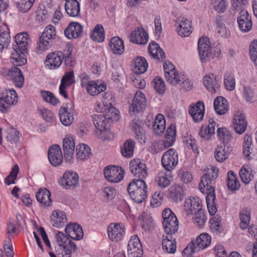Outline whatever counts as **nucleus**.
Returning <instances> with one entry per match:
<instances>
[{"mask_svg": "<svg viewBox=\"0 0 257 257\" xmlns=\"http://www.w3.org/2000/svg\"><path fill=\"white\" fill-rule=\"evenodd\" d=\"M218 169L215 167L211 166L210 168H207L206 173L202 177L199 184L200 191L206 194L207 208L211 215H214L217 211V208L214 205L216 197L213 185L215 180L218 176Z\"/></svg>", "mask_w": 257, "mask_h": 257, "instance_id": "1", "label": "nucleus"}, {"mask_svg": "<svg viewBox=\"0 0 257 257\" xmlns=\"http://www.w3.org/2000/svg\"><path fill=\"white\" fill-rule=\"evenodd\" d=\"M15 39L16 45H14L12 52V62L15 65L22 66L27 62L25 53L30 42L29 35L27 33H20L15 36Z\"/></svg>", "mask_w": 257, "mask_h": 257, "instance_id": "2", "label": "nucleus"}, {"mask_svg": "<svg viewBox=\"0 0 257 257\" xmlns=\"http://www.w3.org/2000/svg\"><path fill=\"white\" fill-rule=\"evenodd\" d=\"M147 186L143 179H134L131 182L127 190L131 199L137 203L145 200L147 196Z\"/></svg>", "mask_w": 257, "mask_h": 257, "instance_id": "3", "label": "nucleus"}, {"mask_svg": "<svg viewBox=\"0 0 257 257\" xmlns=\"http://www.w3.org/2000/svg\"><path fill=\"white\" fill-rule=\"evenodd\" d=\"M198 50L200 61L202 63L210 61L215 57H218L221 50L218 48H212L207 37L201 38L198 42Z\"/></svg>", "mask_w": 257, "mask_h": 257, "instance_id": "4", "label": "nucleus"}, {"mask_svg": "<svg viewBox=\"0 0 257 257\" xmlns=\"http://www.w3.org/2000/svg\"><path fill=\"white\" fill-rule=\"evenodd\" d=\"M55 28L51 25L47 26L37 41L36 52L41 54L48 49L56 38Z\"/></svg>", "mask_w": 257, "mask_h": 257, "instance_id": "5", "label": "nucleus"}, {"mask_svg": "<svg viewBox=\"0 0 257 257\" xmlns=\"http://www.w3.org/2000/svg\"><path fill=\"white\" fill-rule=\"evenodd\" d=\"M56 238L59 246L62 248L61 253L59 255L61 257H72V254L77 250L76 244L61 231L57 233Z\"/></svg>", "mask_w": 257, "mask_h": 257, "instance_id": "6", "label": "nucleus"}, {"mask_svg": "<svg viewBox=\"0 0 257 257\" xmlns=\"http://www.w3.org/2000/svg\"><path fill=\"white\" fill-rule=\"evenodd\" d=\"M78 174L72 170H67L58 180L59 185L65 190H73L79 186Z\"/></svg>", "mask_w": 257, "mask_h": 257, "instance_id": "7", "label": "nucleus"}, {"mask_svg": "<svg viewBox=\"0 0 257 257\" xmlns=\"http://www.w3.org/2000/svg\"><path fill=\"white\" fill-rule=\"evenodd\" d=\"M71 55V53H69L67 56H64L61 51L49 53L47 56L45 64L50 69H56L61 66L64 59L65 63H67L69 61Z\"/></svg>", "mask_w": 257, "mask_h": 257, "instance_id": "8", "label": "nucleus"}, {"mask_svg": "<svg viewBox=\"0 0 257 257\" xmlns=\"http://www.w3.org/2000/svg\"><path fill=\"white\" fill-rule=\"evenodd\" d=\"M161 161L164 169L172 171L178 162L177 152L174 149H170L163 154Z\"/></svg>", "mask_w": 257, "mask_h": 257, "instance_id": "9", "label": "nucleus"}, {"mask_svg": "<svg viewBox=\"0 0 257 257\" xmlns=\"http://www.w3.org/2000/svg\"><path fill=\"white\" fill-rule=\"evenodd\" d=\"M103 173L108 181L117 183L123 179L124 171L120 167L108 166L104 169Z\"/></svg>", "mask_w": 257, "mask_h": 257, "instance_id": "10", "label": "nucleus"}, {"mask_svg": "<svg viewBox=\"0 0 257 257\" xmlns=\"http://www.w3.org/2000/svg\"><path fill=\"white\" fill-rule=\"evenodd\" d=\"M147 106V100L145 95L140 91H137L130 106V112L131 115L143 111Z\"/></svg>", "mask_w": 257, "mask_h": 257, "instance_id": "11", "label": "nucleus"}, {"mask_svg": "<svg viewBox=\"0 0 257 257\" xmlns=\"http://www.w3.org/2000/svg\"><path fill=\"white\" fill-rule=\"evenodd\" d=\"M130 169L131 173L139 179H143L148 175L146 164L140 159H134L130 163Z\"/></svg>", "mask_w": 257, "mask_h": 257, "instance_id": "12", "label": "nucleus"}, {"mask_svg": "<svg viewBox=\"0 0 257 257\" xmlns=\"http://www.w3.org/2000/svg\"><path fill=\"white\" fill-rule=\"evenodd\" d=\"M63 149L65 162L71 163L75 150L74 139L72 136H69L63 139Z\"/></svg>", "mask_w": 257, "mask_h": 257, "instance_id": "13", "label": "nucleus"}, {"mask_svg": "<svg viewBox=\"0 0 257 257\" xmlns=\"http://www.w3.org/2000/svg\"><path fill=\"white\" fill-rule=\"evenodd\" d=\"M237 23L239 30L242 32H247L252 28L251 18L247 11L242 10L237 17Z\"/></svg>", "mask_w": 257, "mask_h": 257, "instance_id": "14", "label": "nucleus"}, {"mask_svg": "<svg viewBox=\"0 0 257 257\" xmlns=\"http://www.w3.org/2000/svg\"><path fill=\"white\" fill-rule=\"evenodd\" d=\"M107 232L111 240L117 241L121 240L124 235V227L120 223H111L107 228Z\"/></svg>", "mask_w": 257, "mask_h": 257, "instance_id": "15", "label": "nucleus"}, {"mask_svg": "<svg viewBox=\"0 0 257 257\" xmlns=\"http://www.w3.org/2000/svg\"><path fill=\"white\" fill-rule=\"evenodd\" d=\"M17 94L13 89H9L6 96L0 98V111L7 112L10 107L17 100Z\"/></svg>", "mask_w": 257, "mask_h": 257, "instance_id": "16", "label": "nucleus"}, {"mask_svg": "<svg viewBox=\"0 0 257 257\" xmlns=\"http://www.w3.org/2000/svg\"><path fill=\"white\" fill-rule=\"evenodd\" d=\"M184 209L188 215L195 214L202 210L201 200L196 197L187 198L184 202Z\"/></svg>", "mask_w": 257, "mask_h": 257, "instance_id": "17", "label": "nucleus"}, {"mask_svg": "<svg viewBox=\"0 0 257 257\" xmlns=\"http://www.w3.org/2000/svg\"><path fill=\"white\" fill-rule=\"evenodd\" d=\"M49 161L55 167L60 165L63 161V155L60 147L57 145L52 146L48 152Z\"/></svg>", "mask_w": 257, "mask_h": 257, "instance_id": "18", "label": "nucleus"}, {"mask_svg": "<svg viewBox=\"0 0 257 257\" xmlns=\"http://www.w3.org/2000/svg\"><path fill=\"white\" fill-rule=\"evenodd\" d=\"M204 110V103L202 101H198L196 104L190 105L188 112L193 120L195 122H198L203 118Z\"/></svg>", "mask_w": 257, "mask_h": 257, "instance_id": "19", "label": "nucleus"}, {"mask_svg": "<svg viewBox=\"0 0 257 257\" xmlns=\"http://www.w3.org/2000/svg\"><path fill=\"white\" fill-rule=\"evenodd\" d=\"M143 124L142 121L137 119H133L131 123V128L135 134V138L142 145L145 144L146 142Z\"/></svg>", "mask_w": 257, "mask_h": 257, "instance_id": "20", "label": "nucleus"}, {"mask_svg": "<svg viewBox=\"0 0 257 257\" xmlns=\"http://www.w3.org/2000/svg\"><path fill=\"white\" fill-rule=\"evenodd\" d=\"M232 125L235 132L239 134H242L245 130L247 122L243 114L237 112L234 115Z\"/></svg>", "mask_w": 257, "mask_h": 257, "instance_id": "21", "label": "nucleus"}, {"mask_svg": "<svg viewBox=\"0 0 257 257\" xmlns=\"http://www.w3.org/2000/svg\"><path fill=\"white\" fill-rule=\"evenodd\" d=\"M66 235L71 239L79 240L83 236L82 227L77 223H70L65 229Z\"/></svg>", "mask_w": 257, "mask_h": 257, "instance_id": "22", "label": "nucleus"}, {"mask_svg": "<svg viewBox=\"0 0 257 257\" xmlns=\"http://www.w3.org/2000/svg\"><path fill=\"white\" fill-rule=\"evenodd\" d=\"M172 177L171 171L164 169L159 171L156 178V181L160 187L166 188L170 184Z\"/></svg>", "mask_w": 257, "mask_h": 257, "instance_id": "23", "label": "nucleus"}, {"mask_svg": "<svg viewBox=\"0 0 257 257\" xmlns=\"http://www.w3.org/2000/svg\"><path fill=\"white\" fill-rule=\"evenodd\" d=\"M83 27L78 23L72 22L64 30L65 36L69 39H76L82 33Z\"/></svg>", "mask_w": 257, "mask_h": 257, "instance_id": "24", "label": "nucleus"}, {"mask_svg": "<svg viewBox=\"0 0 257 257\" xmlns=\"http://www.w3.org/2000/svg\"><path fill=\"white\" fill-rule=\"evenodd\" d=\"M148 35L142 28H138L133 31L130 35V41L134 43L145 45L148 41Z\"/></svg>", "mask_w": 257, "mask_h": 257, "instance_id": "25", "label": "nucleus"}, {"mask_svg": "<svg viewBox=\"0 0 257 257\" xmlns=\"http://www.w3.org/2000/svg\"><path fill=\"white\" fill-rule=\"evenodd\" d=\"M66 106H61L59 109V116L62 124L65 126H70L74 120V116L72 113L73 110L70 109L68 110V104Z\"/></svg>", "mask_w": 257, "mask_h": 257, "instance_id": "26", "label": "nucleus"}, {"mask_svg": "<svg viewBox=\"0 0 257 257\" xmlns=\"http://www.w3.org/2000/svg\"><path fill=\"white\" fill-rule=\"evenodd\" d=\"M50 218L51 224L56 228L63 227L67 222L66 214L63 211L59 210L54 211Z\"/></svg>", "mask_w": 257, "mask_h": 257, "instance_id": "27", "label": "nucleus"}, {"mask_svg": "<svg viewBox=\"0 0 257 257\" xmlns=\"http://www.w3.org/2000/svg\"><path fill=\"white\" fill-rule=\"evenodd\" d=\"M5 139L12 148L17 147L20 143L19 132L14 128H10L6 132Z\"/></svg>", "mask_w": 257, "mask_h": 257, "instance_id": "28", "label": "nucleus"}, {"mask_svg": "<svg viewBox=\"0 0 257 257\" xmlns=\"http://www.w3.org/2000/svg\"><path fill=\"white\" fill-rule=\"evenodd\" d=\"M50 197L51 193L46 188L39 189L36 195L37 201L41 204L42 207L51 206L52 200Z\"/></svg>", "mask_w": 257, "mask_h": 257, "instance_id": "29", "label": "nucleus"}, {"mask_svg": "<svg viewBox=\"0 0 257 257\" xmlns=\"http://www.w3.org/2000/svg\"><path fill=\"white\" fill-rule=\"evenodd\" d=\"M65 9L69 16L75 17L80 14V4L77 0H66Z\"/></svg>", "mask_w": 257, "mask_h": 257, "instance_id": "30", "label": "nucleus"}, {"mask_svg": "<svg viewBox=\"0 0 257 257\" xmlns=\"http://www.w3.org/2000/svg\"><path fill=\"white\" fill-rule=\"evenodd\" d=\"M106 88V84L98 80L90 81L86 88L87 92L92 96L97 95L105 90Z\"/></svg>", "mask_w": 257, "mask_h": 257, "instance_id": "31", "label": "nucleus"}, {"mask_svg": "<svg viewBox=\"0 0 257 257\" xmlns=\"http://www.w3.org/2000/svg\"><path fill=\"white\" fill-rule=\"evenodd\" d=\"M148 52L154 59L163 61L165 59V53L155 42H151L149 46Z\"/></svg>", "mask_w": 257, "mask_h": 257, "instance_id": "32", "label": "nucleus"}, {"mask_svg": "<svg viewBox=\"0 0 257 257\" xmlns=\"http://www.w3.org/2000/svg\"><path fill=\"white\" fill-rule=\"evenodd\" d=\"M203 84L206 89L211 93H215L219 88V84L213 74L206 75L203 79Z\"/></svg>", "mask_w": 257, "mask_h": 257, "instance_id": "33", "label": "nucleus"}, {"mask_svg": "<svg viewBox=\"0 0 257 257\" xmlns=\"http://www.w3.org/2000/svg\"><path fill=\"white\" fill-rule=\"evenodd\" d=\"M165 232L168 234H175L178 230L179 222L176 216H173L170 220L163 222Z\"/></svg>", "mask_w": 257, "mask_h": 257, "instance_id": "34", "label": "nucleus"}, {"mask_svg": "<svg viewBox=\"0 0 257 257\" xmlns=\"http://www.w3.org/2000/svg\"><path fill=\"white\" fill-rule=\"evenodd\" d=\"M109 45L111 51L115 54L120 55L124 52L123 41L118 37L112 38Z\"/></svg>", "mask_w": 257, "mask_h": 257, "instance_id": "35", "label": "nucleus"}, {"mask_svg": "<svg viewBox=\"0 0 257 257\" xmlns=\"http://www.w3.org/2000/svg\"><path fill=\"white\" fill-rule=\"evenodd\" d=\"M214 108L216 112L220 115L225 114L228 111L226 99L222 96L216 97L214 101Z\"/></svg>", "mask_w": 257, "mask_h": 257, "instance_id": "36", "label": "nucleus"}, {"mask_svg": "<svg viewBox=\"0 0 257 257\" xmlns=\"http://www.w3.org/2000/svg\"><path fill=\"white\" fill-rule=\"evenodd\" d=\"M162 247L165 252L169 253H174L176 251V244L175 239L172 240L171 236L163 235Z\"/></svg>", "mask_w": 257, "mask_h": 257, "instance_id": "37", "label": "nucleus"}, {"mask_svg": "<svg viewBox=\"0 0 257 257\" xmlns=\"http://www.w3.org/2000/svg\"><path fill=\"white\" fill-rule=\"evenodd\" d=\"M211 236L206 233H201L194 242L198 250L203 249L209 246L211 243Z\"/></svg>", "mask_w": 257, "mask_h": 257, "instance_id": "38", "label": "nucleus"}, {"mask_svg": "<svg viewBox=\"0 0 257 257\" xmlns=\"http://www.w3.org/2000/svg\"><path fill=\"white\" fill-rule=\"evenodd\" d=\"M133 65L134 72L138 74L145 73L148 67L147 60L143 57H137L135 60Z\"/></svg>", "mask_w": 257, "mask_h": 257, "instance_id": "39", "label": "nucleus"}, {"mask_svg": "<svg viewBox=\"0 0 257 257\" xmlns=\"http://www.w3.org/2000/svg\"><path fill=\"white\" fill-rule=\"evenodd\" d=\"M165 119L162 114H158L153 123V130L157 135H161L165 129Z\"/></svg>", "mask_w": 257, "mask_h": 257, "instance_id": "40", "label": "nucleus"}, {"mask_svg": "<svg viewBox=\"0 0 257 257\" xmlns=\"http://www.w3.org/2000/svg\"><path fill=\"white\" fill-rule=\"evenodd\" d=\"M77 158L81 161L88 158L91 155V149L86 144H80L76 148Z\"/></svg>", "mask_w": 257, "mask_h": 257, "instance_id": "41", "label": "nucleus"}, {"mask_svg": "<svg viewBox=\"0 0 257 257\" xmlns=\"http://www.w3.org/2000/svg\"><path fill=\"white\" fill-rule=\"evenodd\" d=\"M92 120L95 127L100 132H102L105 129L107 120L102 114H93Z\"/></svg>", "mask_w": 257, "mask_h": 257, "instance_id": "42", "label": "nucleus"}, {"mask_svg": "<svg viewBox=\"0 0 257 257\" xmlns=\"http://www.w3.org/2000/svg\"><path fill=\"white\" fill-rule=\"evenodd\" d=\"M9 73V75L14 77L13 81L16 86L19 88L22 87L24 85V77L20 69L15 67Z\"/></svg>", "mask_w": 257, "mask_h": 257, "instance_id": "43", "label": "nucleus"}, {"mask_svg": "<svg viewBox=\"0 0 257 257\" xmlns=\"http://www.w3.org/2000/svg\"><path fill=\"white\" fill-rule=\"evenodd\" d=\"M176 137V126L174 124H171L168 128L164 140V145L169 147L172 146L175 140Z\"/></svg>", "mask_w": 257, "mask_h": 257, "instance_id": "44", "label": "nucleus"}, {"mask_svg": "<svg viewBox=\"0 0 257 257\" xmlns=\"http://www.w3.org/2000/svg\"><path fill=\"white\" fill-rule=\"evenodd\" d=\"M184 197V191L181 187L178 186L171 187L169 194V199L175 202L181 201Z\"/></svg>", "mask_w": 257, "mask_h": 257, "instance_id": "45", "label": "nucleus"}, {"mask_svg": "<svg viewBox=\"0 0 257 257\" xmlns=\"http://www.w3.org/2000/svg\"><path fill=\"white\" fill-rule=\"evenodd\" d=\"M91 38L98 42H102L105 39L103 27L101 24H97L91 33Z\"/></svg>", "mask_w": 257, "mask_h": 257, "instance_id": "46", "label": "nucleus"}, {"mask_svg": "<svg viewBox=\"0 0 257 257\" xmlns=\"http://www.w3.org/2000/svg\"><path fill=\"white\" fill-rule=\"evenodd\" d=\"M227 185L228 189L231 191L236 190L240 187L239 182L232 171H229L228 172Z\"/></svg>", "mask_w": 257, "mask_h": 257, "instance_id": "47", "label": "nucleus"}, {"mask_svg": "<svg viewBox=\"0 0 257 257\" xmlns=\"http://www.w3.org/2000/svg\"><path fill=\"white\" fill-rule=\"evenodd\" d=\"M135 146V143L133 140H127L124 143L123 147L121 150L122 155L126 158H131L133 157Z\"/></svg>", "mask_w": 257, "mask_h": 257, "instance_id": "48", "label": "nucleus"}, {"mask_svg": "<svg viewBox=\"0 0 257 257\" xmlns=\"http://www.w3.org/2000/svg\"><path fill=\"white\" fill-rule=\"evenodd\" d=\"M215 23L217 33L221 37H227L229 34V32L223 23V19L220 16H217L215 18Z\"/></svg>", "mask_w": 257, "mask_h": 257, "instance_id": "49", "label": "nucleus"}, {"mask_svg": "<svg viewBox=\"0 0 257 257\" xmlns=\"http://www.w3.org/2000/svg\"><path fill=\"white\" fill-rule=\"evenodd\" d=\"M224 84L227 90L232 91L235 88V81L234 75L232 72H225L224 76Z\"/></svg>", "mask_w": 257, "mask_h": 257, "instance_id": "50", "label": "nucleus"}, {"mask_svg": "<svg viewBox=\"0 0 257 257\" xmlns=\"http://www.w3.org/2000/svg\"><path fill=\"white\" fill-rule=\"evenodd\" d=\"M240 220V227L242 229H245L248 227L250 222V212L247 209H243L239 213Z\"/></svg>", "mask_w": 257, "mask_h": 257, "instance_id": "51", "label": "nucleus"}, {"mask_svg": "<svg viewBox=\"0 0 257 257\" xmlns=\"http://www.w3.org/2000/svg\"><path fill=\"white\" fill-rule=\"evenodd\" d=\"M182 74H179L177 70L174 72H171V73H167L165 76L167 81L172 85L177 86L180 83V78L182 76Z\"/></svg>", "mask_w": 257, "mask_h": 257, "instance_id": "52", "label": "nucleus"}, {"mask_svg": "<svg viewBox=\"0 0 257 257\" xmlns=\"http://www.w3.org/2000/svg\"><path fill=\"white\" fill-rule=\"evenodd\" d=\"M118 111L115 107L111 106L104 108V113L103 114L108 121L112 120V121L117 120L119 118L118 115Z\"/></svg>", "mask_w": 257, "mask_h": 257, "instance_id": "53", "label": "nucleus"}, {"mask_svg": "<svg viewBox=\"0 0 257 257\" xmlns=\"http://www.w3.org/2000/svg\"><path fill=\"white\" fill-rule=\"evenodd\" d=\"M252 170L245 167H242L239 171V176L242 182L247 184L252 179L253 176Z\"/></svg>", "mask_w": 257, "mask_h": 257, "instance_id": "54", "label": "nucleus"}, {"mask_svg": "<svg viewBox=\"0 0 257 257\" xmlns=\"http://www.w3.org/2000/svg\"><path fill=\"white\" fill-rule=\"evenodd\" d=\"M251 145V138L250 135H246L245 136L244 138V143L243 146V154L244 157L246 158L247 159H250L251 158L250 156V154H251V151L252 150L250 146Z\"/></svg>", "mask_w": 257, "mask_h": 257, "instance_id": "55", "label": "nucleus"}, {"mask_svg": "<svg viewBox=\"0 0 257 257\" xmlns=\"http://www.w3.org/2000/svg\"><path fill=\"white\" fill-rule=\"evenodd\" d=\"M183 142L185 146L189 149H192L194 152L198 153V146L196 141L192 136H184L183 138Z\"/></svg>", "mask_w": 257, "mask_h": 257, "instance_id": "56", "label": "nucleus"}, {"mask_svg": "<svg viewBox=\"0 0 257 257\" xmlns=\"http://www.w3.org/2000/svg\"><path fill=\"white\" fill-rule=\"evenodd\" d=\"M140 248H142V245L140 242V239L138 235H134L132 236L127 244V251L130 250H137Z\"/></svg>", "mask_w": 257, "mask_h": 257, "instance_id": "57", "label": "nucleus"}, {"mask_svg": "<svg viewBox=\"0 0 257 257\" xmlns=\"http://www.w3.org/2000/svg\"><path fill=\"white\" fill-rule=\"evenodd\" d=\"M35 0H20L17 4L18 10L22 13H26L32 8Z\"/></svg>", "mask_w": 257, "mask_h": 257, "instance_id": "58", "label": "nucleus"}, {"mask_svg": "<svg viewBox=\"0 0 257 257\" xmlns=\"http://www.w3.org/2000/svg\"><path fill=\"white\" fill-rule=\"evenodd\" d=\"M211 5L219 13H223L227 9V3L225 0H211Z\"/></svg>", "mask_w": 257, "mask_h": 257, "instance_id": "59", "label": "nucleus"}, {"mask_svg": "<svg viewBox=\"0 0 257 257\" xmlns=\"http://www.w3.org/2000/svg\"><path fill=\"white\" fill-rule=\"evenodd\" d=\"M214 157L218 162H223L228 158V154L226 153L225 148L218 146L214 152Z\"/></svg>", "mask_w": 257, "mask_h": 257, "instance_id": "60", "label": "nucleus"}, {"mask_svg": "<svg viewBox=\"0 0 257 257\" xmlns=\"http://www.w3.org/2000/svg\"><path fill=\"white\" fill-rule=\"evenodd\" d=\"M41 94L44 101L51 103L53 105H56L59 103L58 99L56 98L54 95L51 92L42 91Z\"/></svg>", "mask_w": 257, "mask_h": 257, "instance_id": "61", "label": "nucleus"}, {"mask_svg": "<svg viewBox=\"0 0 257 257\" xmlns=\"http://www.w3.org/2000/svg\"><path fill=\"white\" fill-rule=\"evenodd\" d=\"M19 168L17 165H15L12 168L9 175L5 178V182L6 184L10 185V184H15V180L17 177Z\"/></svg>", "mask_w": 257, "mask_h": 257, "instance_id": "62", "label": "nucleus"}, {"mask_svg": "<svg viewBox=\"0 0 257 257\" xmlns=\"http://www.w3.org/2000/svg\"><path fill=\"white\" fill-rule=\"evenodd\" d=\"M140 218L142 220L141 225L143 228L145 230H149L153 229L154 226L152 218L151 216L147 214L143 213L141 216H140Z\"/></svg>", "mask_w": 257, "mask_h": 257, "instance_id": "63", "label": "nucleus"}, {"mask_svg": "<svg viewBox=\"0 0 257 257\" xmlns=\"http://www.w3.org/2000/svg\"><path fill=\"white\" fill-rule=\"evenodd\" d=\"M249 54L251 60L257 66V40L252 41L250 44Z\"/></svg>", "mask_w": 257, "mask_h": 257, "instance_id": "64", "label": "nucleus"}]
</instances>
